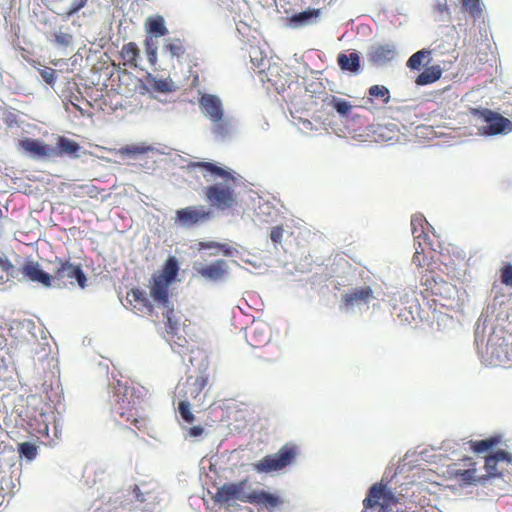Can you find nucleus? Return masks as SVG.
<instances>
[{"mask_svg": "<svg viewBox=\"0 0 512 512\" xmlns=\"http://www.w3.org/2000/svg\"><path fill=\"white\" fill-rule=\"evenodd\" d=\"M457 475L460 476L462 480L471 482V481L475 480L476 469L469 468V469L458 472Z\"/></svg>", "mask_w": 512, "mask_h": 512, "instance_id": "45", "label": "nucleus"}, {"mask_svg": "<svg viewBox=\"0 0 512 512\" xmlns=\"http://www.w3.org/2000/svg\"><path fill=\"white\" fill-rule=\"evenodd\" d=\"M163 49L170 54L171 57H181L185 53V47L180 39L165 44Z\"/></svg>", "mask_w": 512, "mask_h": 512, "instance_id": "32", "label": "nucleus"}, {"mask_svg": "<svg viewBox=\"0 0 512 512\" xmlns=\"http://www.w3.org/2000/svg\"><path fill=\"white\" fill-rule=\"evenodd\" d=\"M204 432V429L201 426H193L189 428L188 434L190 437H198L202 435Z\"/></svg>", "mask_w": 512, "mask_h": 512, "instance_id": "46", "label": "nucleus"}, {"mask_svg": "<svg viewBox=\"0 0 512 512\" xmlns=\"http://www.w3.org/2000/svg\"><path fill=\"white\" fill-rule=\"evenodd\" d=\"M247 480H241L236 483H226L219 487L215 494V501L221 503H227L231 500H240L241 502L248 503L245 487Z\"/></svg>", "mask_w": 512, "mask_h": 512, "instance_id": "9", "label": "nucleus"}, {"mask_svg": "<svg viewBox=\"0 0 512 512\" xmlns=\"http://www.w3.org/2000/svg\"><path fill=\"white\" fill-rule=\"evenodd\" d=\"M284 230L282 226H275L272 228L270 238L274 243H281Z\"/></svg>", "mask_w": 512, "mask_h": 512, "instance_id": "43", "label": "nucleus"}, {"mask_svg": "<svg viewBox=\"0 0 512 512\" xmlns=\"http://www.w3.org/2000/svg\"><path fill=\"white\" fill-rule=\"evenodd\" d=\"M126 299L133 309L140 313L151 315L154 311V306L146 292L140 288H132L128 291Z\"/></svg>", "mask_w": 512, "mask_h": 512, "instance_id": "15", "label": "nucleus"}, {"mask_svg": "<svg viewBox=\"0 0 512 512\" xmlns=\"http://www.w3.org/2000/svg\"><path fill=\"white\" fill-rule=\"evenodd\" d=\"M441 72L434 69H426L416 78L417 85H427L437 81L440 78Z\"/></svg>", "mask_w": 512, "mask_h": 512, "instance_id": "28", "label": "nucleus"}, {"mask_svg": "<svg viewBox=\"0 0 512 512\" xmlns=\"http://www.w3.org/2000/svg\"><path fill=\"white\" fill-rule=\"evenodd\" d=\"M246 337L252 347L258 348L270 342L271 331L266 323L253 322L247 330Z\"/></svg>", "mask_w": 512, "mask_h": 512, "instance_id": "11", "label": "nucleus"}, {"mask_svg": "<svg viewBox=\"0 0 512 512\" xmlns=\"http://www.w3.org/2000/svg\"><path fill=\"white\" fill-rule=\"evenodd\" d=\"M223 245L216 242H200L199 249L222 248Z\"/></svg>", "mask_w": 512, "mask_h": 512, "instance_id": "47", "label": "nucleus"}, {"mask_svg": "<svg viewBox=\"0 0 512 512\" xmlns=\"http://www.w3.org/2000/svg\"><path fill=\"white\" fill-rule=\"evenodd\" d=\"M428 225V222L424 218L423 215H413L411 218V230L412 235L415 240L420 242L421 239L424 241L427 240L428 235L425 233V226Z\"/></svg>", "mask_w": 512, "mask_h": 512, "instance_id": "24", "label": "nucleus"}, {"mask_svg": "<svg viewBox=\"0 0 512 512\" xmlns=\"http://www.w3.org/2000/svg\"><path fill=\"white\" fill-rule=\"evenodd\" d=\"M13 272V264L7 258L0 257V281L12 276Z\"/></svg>", "mask_w": 512, "mask_h": 512, "instance_id": "38", "label": "nucleus"}, {"mask_svg": "<svg viewBox=\"0 0 512 512\" xmlns=\"http://www.w3.org/2000/svg\"><path fill=\"white\" fill-rule=\"evenodd\" d=\"M38 433L43 437H49V428L47 424H43V427L38 429Z\"/></svg>", "mask_w": 512, "mask_h": 512, "instance_id": "50", "label": "nucleus"}, {"mask_svg": "<svg viewBox=\"0 0 512 512\" xmlns=\"http://www.w3.org/2000/svg\"><path fill=\"white\" fill-rule=\"evenodd\" d=\"M148 54V59L149 61L154 64L156 62V58H157V52H156V49H151V50H148L147 52Z\"/></svg>", "mask_w": 512, "mask_h": 512, "instance_id": "49", "label": "nucleus"}, {"mask_svg": "<svg viewBox=\"0 0 512 512\" xmlns=\"http://www.w3.org/2000/svg\"><path fill=\"white\" fill-rule=\"evenodd\" d=\"M461 4L466 12L473 18H479L482 15L480 0H461Z\"/></svg>", "mask_w": 512, "mask_h": 512, "instance_id": "30", "label": "nucleus"}, {"mask_svg": "<svg viewBox=\"0 0 512 512\" xmlns=\"http://www.w3.org/2000/svg\"><path fill=\"white\" fill-rule=\"evenodd\" d=\"M189 167H198L205 172H209L212 176L223 179V183H216L205 188V196L211 206L219 210H227L237 205V195L234 188L241 180L240 175L210 162H192Z\"/></svg>", "mask_w": 512, "mask_h": 512, "instance_id": "1", "label": "nucleus"}, {"mask_svg": "<svg viewBox=\"0 0 512 512\" xmlns=\"http://www.w3.org/2000/svg\"><path fill=\"white\" fill-rule=\"evenodd\" d=\"M151 88L160 93H170L176 90L177 86L170 78H153L149 81Z\"/></svg>", "mask_w": 512, "mask_h": 512, "instance_id": "27", "label": "nucleus"}, {"mask_svg": "<svg viewBox=\"0 0 512 512\" xmlns=\"http://www.w3.org/2000/svg\"><path fill=\"white\" fill-rule=\"evenodd\" d=\"M197 274L206 280L218 281L221 280L228 270L227 262L223 259L216 260L208 265H200L194 267Z\"/></svg>", "mask_w": 512, "mask_h": 512, "instance_id": "16", "label": "nucleus"}, {"mask_svg": "<svg viewBox=\"0 0 512 512\" xmlns=\"http://www.w3.org/2000/svg\"><path fill=\"white\" fill-rule=\"evenodd\" d=\"M117 403L112 408L115 418L123 419L125 422L133 424L137 429H141L145 420L138 416L137 410L131 406L130 401L122 399L117 396Z\"/></svg>", "mask_w": 512, "mask_h": 512, "instance_id": "10", "label": "nucleus"}, {"mask_svg": "<svg viewBox=\"0 0 512 512\" xmlns=\"http://www.w3.org/2000/svg\"><path fill=\"white\" fill-rule=\"evenodd\" d=\"M140 49L134 42L124 44L120 51V58L123 65L129 68H136L138 66V59L140 58Z\"/></svg>", "mask_w": 512, "mask_h": 512, "instance_id": "21", "label": "nucleus"}, {"mask_svg": "<svg viewBox=\"0 0 512 512\" xmlns=\"http://www.w3.org/2000/svg\"><path fill=\"white\" fill-rule=\"evenodd\" d=\"M370 97L381 99L383 103L387 104L390 101V91L386 86L373 85L368 89Z\"/></svg>", "mask_w": 512, "mask_h": 512, "instance_id": "29", "label": "nucleus"}, {"mask_svg": "<svg viewBox=\"0 0 512 512\" xmlns=\"http://www.w3.org/2000/svg\"><path fill=\"white\" fill-rule=\"evenodd\" d=\"M179 264L174 256L168 257L161 270L152 274L149 280L150 297L159 305L167 307L170 299V286L176 280Z\"/></svg>", "mask_w": 512, "mask_h": 512, "instance_id": "2", "label": "nucleus"}, {"mask_svg": "<svg viewBox=\"0 0 512 512\" xmlns=\"http://www.w3.org/2000/svg\"><path fill=\"white\" fill-rule=\"evenodd\" d=\"M210 218L211 212L204 206H188L177 210L174 220L179 226L190 228L203 224Z\"/></svg>", "mask_w": 512, "mask_h": 512, "instance_id": "7", "label": "nucleus"}, {"mask_svg": "<svg viewBox=\"0 0 512 512\" xmlns=\"http://www.w3.org/2000/svg\"><path fill=\"white\" fill-rule=\"evenodd\" d=\"M191 401L181 399L178 404V410L182 417V419L187 423H192L194 421V415L191 412Z\"/></svg>", "mask_w": 512, "mask_h": 512, "instance_id": "33", "label": "nucleus"}, {"mask_svg": "<svg viewBox=\"0 0 512 512\" xmlns=\"http://www.w3.org/2000/svg\"><path fill=\"white\" fill-rule=\"evenodd\" d=\"M324 102L328 106L333 107L341 116H347L353 108L350 102H348L345 99L336 97L334 95H329L328 97H326Z\"/></svg>", "mask_w": 512, "mask_h": 512, "instance_id": "26", "label": "nucleus"}, {"mask_svg": "<svg viewBox=\"0 0 512 512\" xmlns=\"http://www.w3.org/2000/svg\"><path fill=\"white\" fill-rule=\"evenodd\" d=\"M277 72L278 66H270L266 71L267 81L270 82L275 89H278L280 86H284V83H280L279 80L272 78Z\"/></svg>", "mask_w": 512, "mask_h": 512, "instance_id": "42", "label": "nucleus"}, {"mask_svg": "<svg viewBox=\"0 0 512 512\" xmlns=\"http://www.w3.org/2000/svg\"><path fill=\"white\" fill-rule=\"evenodd\" d=\"M501 282L512 287V265L509 263L501 270Z\"/></svg>", "mask_w": 512, "mask_h": 512, "instance_id": "40", "label": "nucleus"}, {"mask_svg": "<svg viewBox=\"0 0 512 512\" xmlns=\"http://www.w3.org/2000/svg\"><path fill=\"white\" fill-rule=\"evenodd\" d=\"M55 37V43L60 45V46H68L69 44H71L72 42V35L69 34V33H65V32H57L55 33L54 35Z\"/></svg>", "mask_w": 512, "mask_h": 512, "instance_id": "41", "label": "nucleus"}, {"mask_svg": "<svg viewBox=\"0 0 512 512\" xmlns=\"http://www.w3.org/2000/svg\"><path fill=\"white\" fill-rule=\"evenodd\" d=\"M300 452L298 444L287 442L276 453L264 456L252 463L251 466L259 474L279 472L295 464Z\"/></svg>", "mask_w": 512, "mask_h": 512, "instance_id": "3", "label": "nucleus"}, {"mask_svg": "<svg viewBox=\"0 0 512 512\" xmlns=\"http://www.w3.org/2000/svg\"><path fill=\"white\" fill-rule=\"evenodd\" d=\"M438 8L441 12L449 13V8L446 2L444 4H439Z\"/></svg>", "mask_w": 512, "mask_h": 512, "instance_id": "51", "label": "nucleus"}, {"mask_svg": "<svg viewBox=\"0 0 512 512\" xmlns=\"http://www.w3.org/2000/svg\"><path fill=\"white\" fill-rule=\"evenodd\" d=\"M200 106L203 113L216 124V129L220 134L226 132L223 122V108L221 100L214 95L204 94L200 99Z\"/></svg>", "mask_w": 512, "mask_h": 512, "instance_id": "8", "label": "nucleus"}, {"mask_svg": "<svg viewBox=\"0 0 512 512\" xmlns=\"http://www.w3.org/2000/svg\"><path fill=\"white\" fill-rule=\"evenodd\" d=\"M18 452L20 456L28 460H33L38 454L37 446L30 442H23L18 444Z\"/></svg>", "mask_w": 512, "mask_h": 512, "instance_id": "31", "label": "nucleus"}, {"mask_svg": "<svg viewBox=\"0 0 512 512\" xmlns=\"http://www.w3.org/2000/svg\"><path fill=\"white\" fill-rule=\"evenodd\" d=\"M209 383V375L205 371H199L195 375H190L183 383L176 387V394L180 399L193 401L194 405L203 404L205 393L204 389Z\"/></svg>", "mask_w": 512, "mask_h": 512, "instance_id": "5", "label": "nucleus"}, {"mask_svg": "<svg viewBox=\"0 0 512 512\" xmlns=\"http://www.w3.org/2000/svg\"><path fill=\"white\" fill-rule=\"evenodd\" d=\"M87 2H88V0H73L71 6L67 10L59 13V15L63 19H69L74 14H76L79 10H81L83 7H85Z\"/></svg>", "mask_w": 512, "mask_h": 512, "instance_id": "34", "label": "nucleus"}, {"mask_svg": "<svg viewBox=\"0 0 512 512\" xmlns=\"http://www.w3.org/2000/svg\"><path fill=\"white\" fill-rule=\"evenodd\" d=\"M318 12L315 10H308L298 14H295L291 17V22L296 23L298 25L306 24L309 19L312 17H316Z\"/></svg>", "mask_w": 512, "mask_h": 512, "instance_id": "37", "label": "nucleus"}, {"mask_svg": "<svg viewBox=\"0 0 512 512\" xmlns=\"http://www.w3.org/2000/svg\"><path fill=\"white\" fill-rule=\"evenodd\" d=\"M419 243V247L416 248V251L413 255V263L418 266V267H422L423 266V259H424V249L421 248V242H418Z\"/></svg>", "mask_w": 512, "mask_h": 512, "instance_id": "44", "label": "nucleus"}, {"mask_svg": "<svg viewBox=\"0 0 512 512\" xmlns=\"http://www.w3.org/2000/svg\"><path fill=\"white\" fill-rule=\"evenodd\" d=\"M40 75L43 80L53 86L56 82V71L50 67H45L44 69H40Z\"/></svg>", "mask_w": 512, "mask_h": 512, "instance_id": "39", "label": "nucleus"}, {"mask_svg": "<svg viewBox=\"0 0 512 512\" xmlns=\"http://www.w3.org/2000/svg\"><path fill=\"white\" fill-rule=\"evenodd\" d=\"M146 30L154 34L156 37L164 36L168 33L165 21L162 16L149 17L145 23Z\"/></svg>", "mask_w": 512, "mask_h": 512, "instance_id": "25", "label": "nucleus"}, {"mask_svg": "<svg viewBox=\"0 0 512 512\" xmlns=\"http://www.w3.org/2000/svg\"><path fill=\"white\" fill-rule=\"evenodd\" d=\"M52 263L54 264V268L51 276L53 277V283L57 286L75 285L76 283L81 288L86 286L87 278L81 265L73 264L69 259L60 257H55Z\"/></svg>", "mask_w": 512, "mask_h": 512, "instance_id": "4", "label": "nucleus"}, {"mask_svg": "<svg viewBox=\"0 0 512 512\" xmlns=\"http://www.w3.org/2000/svg\"><path fill=\"white\" fill-rule=\"evenodd\" d=\"M429 55V52L420 50L414 53L407 61V66L411 69H419L423 60Z\"/></svg>", "mask_w": 512, "mask_h": 512, "instance_id": "36", "label": "nucleus"}, {"mask_svg": "<svg viewBox=\"0 0 512 512\" xmlns=\"http://www.w3.org/2000/svg\"><path fill=\"white\" fill-rule=\"evenodd\" d=\"M499 463H512V453L505 450H497L495 453L485 457L484 468L490 477H499L502 475V470L499 468Z\"/></svg>", "mask_w": 512, "mask_h": 512, "instance_id": "14", "label": "nucleus"}, {"mask_svg": "<svg viewBox=\"0 0 512 512\" xmlns=\"http://www.w3.org/2000/svg\"><path fill=\"white\" fill-rule=\"evenodd\" d=\"M247 498L248 503L265 507L268 510H274L281 503L278 496L263 490L249 493Z\"/></svg>", "mask_w": 512, "mask_h": 512, "instance_id": "19", "label": "nucleus"}, {"mask_svg": "<svg viewBox=\"0 0 512 512\" xmlns=\"http://www.w3.org/2000/svg\"><path fill=\"white\" fill-rule=\"evenodd\" d=\"M21 272L30 281L40 283L44 287H51L53 285V277L51 274L43 271L38 262L27 261L22 266Z\"/></svg>", "mask_w": 512, "mask_h": 512, "instance_id": "12", "label": "nucleus"}, {"mask_svg": "<svg viewBox=\"0 0 512 512\" xmlns=\"http://www.w3.org/2000/svg\"><path fill=\"white\" fill-rule=\"evenodd\" d=\"M473 115L483 119L486 125L483 131L487 135H497L506 131H512V122L497 112L489 109H475Z\"/></svg>", "mask_w": 512, "mask_h": 512, "instance_id": "6", "label": "nucleus"}, {"mask_svg": "<svg viewBox=\"0 0 512 512\" xmlns=\"http://www.w3.org/2000/svg\"><path fill=\"white\" fill-rule=\"evenodd\" d=\"M501 442H502V436L499 434H496L489 438L479 440V441L470 440L468 443H469L470 449L474 453L482 454V453H485V452L497 447Z\"/></svg>", "mask_w": 512, "mask_h": 512, "instance_id": "22", "label": "nucleus"}, {"mask_svg": "<svg viewBox=\"0 0 512 512\" xmlns=\"http://www.w3.org/2000/svg\"><path fill=\"white\" fill-rule=\"evenodd\" d=\"M19 146L27 153L37 157H52L53 147L32 138H24Z\"/></svg>", "mask_w": 512, "mask_h": 512, "instance_id": "18", "label": "nucleus"}, {"mask_svg": "<svg viewBox=\"0 0 512 512\" xmlns=\"http://www.w3.org/2000/svg\"><path fill=\"white\" fill-rule=\"evenodd\" d=\"M337 63L342 70L357 72L360 68V57L355 52L349 55L340 53L337 57Z\"/></svg>", "mask_w": 512, "mask_h": 512, "instance_id": "23", "label": "nucleus"}, {"mask_svg": "<svg viewBox=\"0 0 512 512\" xmlns=\"http://www.w3.org/2000/svg\"><path fill=\"white\" fill-rule=\"evenodd\" d=\"M396 54L395 46L392 44H379L373 46L368 53L369 60L375 64H383L391 61Z\"/></svg>", "mask_w": 512, "mask_h": 512, "instance_id": "20", "label": "nucleus"}, {"mask_svg": "<svg viewBox=\"0 0 512 512\" xmlns=\"http://www.w3.org/2000/svg\"><path fill=\"white\" fill-rule=\"evenodd\" d=\"M173 313V309H170L169 311H167V313L165 314V317L167 319V325L168 327L173 330L176 328V325H177V322L176 321H173L172 320V317H171V314Z\"/></svg>", "mask_w": 512, "mask_h": 512, "instance_id": "48", "label": "nucleus"}, {"mask_svg": "<svg viewBox=\"0 0 512 512\" xmlns=\"http://www.w3.org/2000/svg\"><path fill=\"white\" fill-rule=\"evenodd\" d=\"M149 150H151V148L144 145H127L121 147L119 153L121 155H140L147 153Z\"/></svg>", "mask_w": 512, "mask_h": 512, "instance_id": "35", "label": "nucleus"}, {"mask_svg": "<svg viewBox=\"0 0 512 512\" xmlns=\"http://www.w3.org/2000/svg\"><path fill=\"white\" fill-rule=\"evenodd\" d=\"M374 298L373 290L370 286L356 287L350 292L342 295V302L346 307H355L362 304H368Z\"/></svg>", "mask_w": 512, "mask_h": 512, "instance_id": "13", "label": "nucleus"}, {"mask_svg": "<svg viewBox=\"0 0 512 512\" xmlns=\"http://www.w3.org/2000/svg\"><path fill=\"white\" fill-rule=\"evenodd\" d=\"M81 146L74 140L65 136H58L56 139V146L53 147L52 157L56 156H69L73 158L79 157Z\"/></svg>", "mask_w": 512, "mask_h": 512, "instance_id": "17", "label": "nucleus"}]
</instances>
